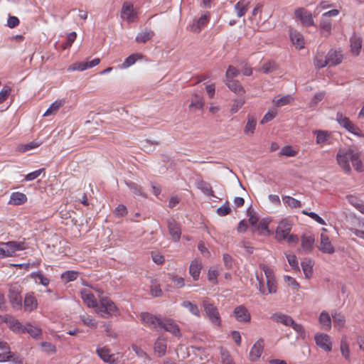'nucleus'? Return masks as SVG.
<instances>
[{"instance_id":"obj_11","label":"nucleus","mask_w":364,"mask_h":364,"mask_svg":"<svg viewBox=\"0 0 364 364\" xmlns=\"http://www.w3.org/2000/svg\"><path fill=\"white\" fill-rule=\"evenodd\" d=\"M292 228L291 221L284 218L279 221L275 231V237L277 240H283L290 233Z\"/></svg>"},{"instance_id":"obj_16","label":"nucleus","mask_w":364,"mask_h":364,"mask_svg":"<svg viewBox=\"0 0 364 364\" xmlns=\"http://www.w3.org/2000/svg\"><path fill=\"white\" fill-rule=\"evenodd\" d=\"M80 294L82 301L87 307L95 309L98 303L92 292L90 289H84L80 291Z\"/></svg>"},{"instance_id":"obj_40","label":"nucleus","mask_w":364,"mask_h":364,"mask_svg":"<svg viewBox=\"0 0 364 364\" xmlns=\"http://www.w3.org/2000/svg\"><path fill=\"white\" fill-rule=\"evenodd\" d=\"M28 333L33 338H38L42 333V330L36 326L27 323L24 326L23 333Z\"/></svg>"},{"instance_id":"obj_19","label":"nucleus","mask_w":364,"mask_h":364,"mask_svg":"<svg viewBox=\"0 0 364 364\" xmlns=\"http://www.w3.org/2000/svg\"><path fill=\"white\" fill-rule=\"evenodd\" d=\"M167 340L163 337L159 336L155 341L154 345V353L159 357H163L166 353Z\"/></svg>"},{"instance_id":"obj_58","label":"nucleus","mask_w":364,"mask_h":364,"mask_svg":"<svg viewBox=\"0 0 364 364\" xmlns=\"http://www.w3.org/2000/svg\"><path fill=\"white\" fill-rule=\"evenodd\" d=\"M245 100L244 98L235 99L230 108L231 114H235L245 105Z\"/></svg>"},{"instance_id":"obj_57","label":"nucleus","mask_w":364,"mask_h":364,"mask_svg":"<svg viewBox=\"0 0 364 364\" xmlns=\"http://www.w3.org/2000/svg\"><path fill=\"white\" fill-rule=\"evenodd\" d=\"M340 348H341V352L342 355L347 360H349L350 353V348H349L348 343L346 339L341 340Z\"/></svg>"},{"instance_id":"obj_9","label":"nucleus","mask_w":364,"mask_h":364,"mask_svg":"<svg viewBox=\"0 0 364 364\" xmlns=\"http://www.w3.org/2000/svg\"><path fill=\"white\" fill-rule=\"evenodd\" d=\"M336 121L338 123L348 130L349 132L356 135L360 136L361 131L358 127L354 124L348 117L343 115L342 113L338 112L336 114Z\"/></svg>"},{"instance_id":"obj_49","label":"nucleus","mask_w":364,"mask_h":364,"mask_svg":"<svg viewBox=\"0 0 364 364\" xmlns=\"http://www.w3.org/2000/svg\"><path fill=\"white\" fill-rule=\"evenodd\" d=\"M80 319L82 322V323L88 326L91 328H96L97 326V322L95 321L93 317L90 315H88L87 314H84L82 315H80Z\"/></svg>"},{"instance_id":"obj_46","label":"nucleus","mask_w":364,"mask_h":364,"mask_svg":"<svg viewBox=\"0 0 364 364\" xmlns=\"http://www.w3.org/2000/svg\"><path fill=\"white\" fill-rule=\"evenodd\" d=\"M142 58L143 55L140 53H134L130 55L124 60V61L122 64V68H128L129 67L134 64L137 60L141 59Z\"/></svg>"},{"instance_id":"obj_4","label":"nucleus","mask_w":364,"mask_h":364,"mask_svg":"<svg viewBox=\"0 0 364 364\" xmlns=\"http://www.w3.org/2000/svg\"><path fill=\"white\" fill-rule=\"evenodd\" d=\"M355 151L351 149H339L337 155L336 160L339 166L346 173H349L351 170L349 161L352 162V159L354 156Z\"/></svg>"},{"instance_id":"obj_17","label":"nucleus","mask_w":364,"mask_h":364,"mask_svg":"<svg viewBox=\"0 0 364 364\" xmlns=\"http://www.w3.org/2000/svg\"><path fill=\"white\" fill-rule=\"evenodd\" d=\"M168 229L174 242H178L181 239V229L180 225L177 223L173 219L168 221Z\"/></svg>"},{"instance_id":"obj_41","label":"nucleus","mask_w":364,"mask_h":364,"mask_svg":"<svg viewBox=\"0 0 364 364\" xmlns=\"http://www.w3.org/2000/svg\"><path fill=\"white\" fill-rule=\"evenodd\" d=\"M167 279L171 281L173 286L176 288H182L185 286V280L182 277H178L175 273H168Z\"/></svg>"},{"instance_id":"obj_33","label":"nucleus","mask_w":364,"mask_h":364,"mask_svg":"<svg viewBox=\"0 0 364 364\" xmlns=\"http://www.w3.org/2000/svg\"><path fill=\"white\" fill-rule=\"evenodd\" d=\"M319 27L321 33L324 36L328 37L331 35L332 30V23L331 20L321 17Z\"/></svg>"},{"instance_id":"obj_24","label":"nucleus","mask_w":364,"mask_h":364,"mask_svg":"<svg viewBox=\"0 0 364 364\" xmlns=\"http://www.w3.org/2000/svg\"><path fill=\"white\" fill-rule=\"evenodd\" d=\"M290 38L293 45L298 49L304 48L305 41L303 36L296 31H291Z\"/></svg>"},{"instance_id":"obj_8","label":"nucleus","mask_w":364,"mask_h":364,"mask_svg":"<svg viewBox=\"0 0 364 364\" xmlns=\"http://www.w3.org/2000/svg\"><path fill=\"white\" fill-rule=\"evenodd\" d=\"M121 18L128 23L134 22L138 18V12L130 2H124L121 9Z\"/></svg>"},{"instance_id":"obj_31","label":"nucleus","mask_w":364,"mask_h":364,"mask_svg":"<svg viewBox=\"0 0 364 364\" xmlns=\"http://www.w3.org/2000/svg\"><path fill=\"white\" fill-rule=\"evenodd\" d=\"M316 135V144L323 146L326 144H329L328 141L331 138V134L328 131L316 130L314 132Z\"/></svg>"},{"instance_id":"obj_37","label":"nucleus","mask_w":364,"mask_h":364,"mask_svg":"<svg viewBox=\"0 0 364 364\" xmlns=\"http://www.w3.org/2000/svg\"><path fill=\"white\" fill-rule=\"evenodd\" d=\"M42 140L36 139L31 142L18 145L17 147V150L18 151L24 153L38 147L41 144H42Z\"/></svg>"},{"instance_id":"obj_45","label":"nucleus","mask_w":364,"mask_h":364,"mask_svg":"<svg viewBox=\"0 0 364 364\" xmlns=\"http://www.w3.org/2000/svg\"><path fill=\"white\" fill-rule=\"evenodd\" d=\"M332 317L335 328L341 330L344 327L346 318L343 315H342L341 313H335L334 314H332Z\"/></svg>"},{"instance_id":"obj_12","label":"nucleus","mask_w":364,"mask_h":364,"mask_svg":"<svg viewBox=\"0 0 364 364\" xmlns=\"http://www.w3.org/2000/svg\"><path fill=\"white\" fill-rule=\"evenodd\" d=\"M318 248L323 253L331 255L335 252V248L330 241L329 237L323 232L320 235V242Z\"/></svg>"},{"instance_id":"obj_51","label":"nucleus","mask_w":364,"mask_h":364,"mask_svg":"<svg viewBox=\"0 0 364 364\" xmlns=\"http://www.w3.org/2000/svg\"><path fill=\"white\" fill-rule=\"evenodd\" d=\"M79 275V272L74 270H69L63 272L61 274V279L65 282H70L75 281Z\"/></svg>"},{"instance_id":"obj_42","label":"nucleus","mask_w":364,"mask_h":364,"mask_svg":"<svg viewBox=\"0 0 364 364\" xmlns=\"http://www.w3.org/2000/svg\"><path fill=\"white\" fill-rule=\"evenodd\" d=\"M269 221L267 219L262 220L256 226V230L259 232L260 235H269L270 231L269 230Z\"/></svg>"},{"instance_id":"obj_52","label":"nucleus","mask_w":364,"mask_h":364,"mask_svg":"<svg viewBox=\"0 0 364 364\" xmlns=\"http://www.w3.org/2000/svg\"><path fill=\"white\" fill-rule=\"evenodd\" d=\"M314 65L318 68H322L326 65H329L328 55L324 56L320 54L316 55L314 58Z\"/></svg>"},{"instance_id":"obj_26","label":"nucleus","mask_w":364,"mask_h":364,"mask_svg":"<svg viewBox=\"0 0 364 364\" xmlns=\"http://www.w3.org/2000/svg\"><path fill=\"white\" fill-rule=\"evenodd\" d=\"M202 269V263L198 259L192 261L189 267V273L193 280L196 281L199 279L200 270Z\"/></svg>"},{"instance_id":"obj_15","label":"nucleus","mask_w":364,"mask_h":364,"mask_svg":"<svg viewBox=\"0 0 364 364\" xmlns=\"http://www.w3.org/2000/svg\"><path fill=\"white\" fill-rule=\"evenodd\" d=\"M160 329H164L177 337L181 336L179 326L171 318H164Z\"/></svg>"},{"instance_id":"obj_34","label":"nucleus","mask_w":364,"mask_h":364,"mask_svg":"<svg viewBox=\"0 0 364 364\" xmlns=\"http://www.w3.org/2000/svg\"><path fill=\"white\" fill-rule=\"evenodd\" d=\"M319 323L323 330H330L331 328V318L326 311H322L318 318Z\"/></svg>"},{"instance_id":"obj_39","label":"nucleus","mask_w":364,"mask_h":364,"mask_svg":"<svg viewBox=\"0 0 364 364\" xmlns=\"http://www.w3.org/2000/svg\"><path fill=\"white\" fill-rule=\"evenodd\" d=\"M126 185L129 188V189L135 196H141L145 198H147V195L144 192L141 186L132 181L126 182Z\"/></svg>"},{"instance_id":"obj_50","label":"nucleus","mask_w":364,"mask_h":364,"mask_svg":"<svg viewBox=\"0 0 364 364\" xmlns=\"http://www.w3.org/2000/svg\"><path fill=\"white\" fill-rule=\"evenodd\" d=\"M203 105H204L203 98L200 95H199L198 94H195L193 96V99L189 105V107L194 108L196 109H200L203 108Z\"/></svg>"},{"instance_id":"obj_22","label":"nucleus","mask_w":364,"mask_h":364,"mask_svg":"<svg viewBox=\"0 0 364 364\" xmlns=\"http://www.w3.org/2000/svg\"><path fill=\"white\" fill-rule=\"evenodd\" d=\"M350 52L354 55H358L362 48V38L356 34H353L350 39Z\"/></svg>"},{"instance_id":"obj_36","label":"nucleus","mask_w":364,"mask_h":364,"mask_svg":"<svg viewBox=\"0 0 364 364\" xmlns=\"http://www.w3.org/2000/svg\"><path fill=\"white\" fill-rule=\"evenodd\" d=\"M196 186L204 194L208 196H214V192L212 189L210 184L203 180H199L196 183Z\"/></svg>"},{"instance_id":"obj_62","label":"nucleus","mask_w":364,"mask_h":364,"mask_svg":"<svg viewBox=\"0 0 364 364\" xmlns=\"http://www.w3.org/2000/svg\"><path fill=\"white\" fill-rule=\"evenodd\" d=\"M298 151L294 150L291 146H286L282 148L279 155L285 156H295L297 154Z\"/></svg>"},{"instance_id":"obj_53","label":"nucleus","mask_w":364,"mask_h":364,"mask_svg":"<svg viewBox=\"0 0 364 364\" xmlns=\"http://www.w3.org/2000/svg\"><path fill=\"white\" fill-rule=\"evenodd\" d=\"M65 104V101L63 100H58L54 102L48 109H47V116L50 114H56L60 108Z\"/></svg>"},{"instance_id":"obj_20","label":"nucleus","mask_w":364,"mask_h":364,"mask_svg":"<svg viewBox=\"0 0 364 364\" xmlns=\"http://www.w3.org/2000/svg\"><path fill=\"white\" fill-rule=\"evenodd\" d=\"M264 346V341L259 338L252 347L250 352V357L252 360H257L262 355Z\"/></svg>"},{"instance_id":"obj_38","label":"nucleus","mask_w":364,"mask_h":364,"mask_svg":"<svg viewBox=\"0 0 364 364\" xmlns=\"http://www.w3.org/2000/svg\"><path fill=\"white\" fill-rule=\"evenodd\" d=\"M250 2L246 0H240L235 5V10L237 16L240 18L243 16L248 10Z\"/></svg>"},{"instance_id":"obj_43","label":"nucleus","mask_w":364,"mask_h":364,"mask_svg":"<svg viewBox=\"0 0 364 364\" xmlns=\"http://www.w3.org/2000/svg\"><path fill=\"white\" fill-rule=\"evenodd\" d=\"M301 264L305 277L310 278L313 274V261L311 259H304L301 262Z\"/></svg>"},{"instance_id":"obj_18","label":"nucleus","mask_w":364,"mask_h":364,"mask_svg":"<svg viewBox=\"0 0 364 364\" xmlns=\"http://www.w3.org/2000/svg\"><path fill=\"white\" fill-rule=\"evenodd\" d=\"M233 313L239 322H249L251 319L250 314L247 308L242 305L237 306Z\"/></svg>"},{"instance_id":"obj_44","label":"nucleus","mask_w":364,"mask_h":364,"mask_svg":"<svg viewBox=\"0 0 364 364\" xmlns=\"http://www.w3.org/2000/svg\"><path fill=\"white\" fill-rule=\"evenodd\" d=\"M282 200L287 207L297 208L301 206V203L300 200L289 196H282Z\"/></svg>"},{"instance_id":"obj_5","label":"nucleus","mask_w":364,"mask_h":364,"mask_svg":"<svg viewBox=\"0 0 364 364\" xmlns=\"http://www.w3.org/2000/svg\"><path fill=\"white\" fill-rule=\"evenodd\" d=\"M23 243L16 241H10L8 242H0V257L5 258L15 255L16 252L23 250Z\"/></svg>"},{"instance_id":"obj_1","label":"nucleus","mask_w":364,"mask_h":364,"mask_svg":"<svg viewBox=\"0 0 364 364\" xmlns=\"http://www.w3.org/2000/svg\"><path fill=\"white\" fill-rule=\"evenodd\" d=\"M259 267L264 272L267 279L266 288L262 277H259V275H257L259 291L264 295L276 293L277 290V286L273 269L264 264H261Z\"/></svg>"},{"instance_id":"obj_13","label":"nucleus","mask_w":364,"mask_h":364,"mask_svg":"<svg viewBox=\"0 0 364 364\" xmlns=\"http://www.w3.org/2000/svg\"><path fill=\"white\" fill-rule=\"evenodd\" d=\"M316 345L324 350L329 352L332 349V342L329 336L325 333H316L314 337Z\"/></svg>"},{"instance_id":"obj_14","label":"nucleus","mask_w":364,"mask_h":364,"mask_svg":"<svg viewBox=\"0 0 364 364\" xmlns=\"http://www.w3.org/2000/svg\"><path fill=\"white\" fill-rule=\"evenodd\" d=\"M100 63V60L98 58H96L90 61H85V62H76L71 65L68 68V71H74V70H79V71H83L88 68H93L96 65H97Z\"/></svg>"},{"instance_id":"obj_3","label":"nucleus","mask_w":364,"mask_h":364,"mask_svg":"<svg viewBox=\"0 0 364 364\" xmlns=\"http://www.w3.org/2000/svg\"><path fill=\"white\" fill-rule=\"evenodd\" d=\"M204 311L213 325L219 327L221 325V318L218 308L208 298L202 301Z\"/></svg>"},{"instance_id":"obj_30","label":"nucleus","mask_w":364,"mask_h":364,"mask_svg":"<svg viewBox=\"0 0 364 364\" xmlns=\"http://www.w3.org/2000/svg\"><path fill=\"white\" fill-rule=\"evenodd\" d=\"M37 300L33 293H28L24 299L23 306L26 311H31L37 307Z\"/></svg>"},{"instance_id":"obj_27","label":"nucleus","mask_w":364,"mask_h":364,"mask_svg":"<svg viewBox=\"0 0 364 364\" xmlns=\"http://www.w3.org/2000/svg\"><path fill=\"white\" fill-rule=\"evenodd\" d=\"M225 84L231 91L238 95H242L245 93V90L237 80H228L225 81Z\"/></svg>"},{"instance_id":"obj_25","label":"nucleus","mask_w":364,"mask_h":364,"mask_svg":"<svg viewBox=\"0 0 364 364\" xmlns=\"http://www.w3.org/2000/svg\"><path fill=\"white\" fill-rule=\"evenodd\" d=\"M27 201V196L26 194L21 192H14L11 194L9 205H21Z\"/></svg>"},{"instance_id":"obj_2","label":"nucleus","mask_w":364,"mask_h":364,"mask_svg":"<svg viewBox=\"0 0 364 364\" xmlns=\"http://www.w3.org/2000/svg\"><path fill=\"white\" fill-rule=\"evenodd\" d=\"M95 312L102 318H109L120 314L119 309L115 303L107 296L100 298V303L95 308Z\"/></svg>"},{"instance_id":"obj_59","label":"nucleus","mask_w":364,"mask_h":364,"mask_svg":"<svg viewBox=\"0 0 364 364\" xmlns=\"http://www.w3.org/2000/svg\"><path fill=\"white\" fill-rule=\"evenodd\" d=\"M239 70L235 67L230 65L225 73V81L228 80H233V77L239 75Z\"/></svg>"},{"instance_id":"obj_35","label":"nucleus","mask_w":364,"mask_h":364,"mask_svg":"<svg viewBox=\"0 0 364 364\" xmlns=\"http://www.w3.org/2000/svg\"><path fill=\"white\" fill-rule=\"evenodd\" d=\"M97 353L105 362L112 363L114 360V354H112L110 350L105 347L97 348Z\"/></svg>"},{"instance_id":"obj_21","label":"nucleus","mask_w":364,"mask_h":364,"mask_svg":"<svg viewBox=\"0 0 364 364\" xmlns=\"http://www.w3.org/2000/svg\"><path fill=\"white\" fill-rule=\"evenodd\" d=\"M301 248L304 252L307 253L312 252L315 242V238L312 234L303 235L301 238Z\"/></svg>"},{"instance_id":"obj_61","label":"nucleus","mask_w":364,"mask_h":364,"mask_svg":"<svg viewBox=\"0 0 364 364\" xmlns=\"http://www.w3.org/2000/svg\"><path fill=\"white\" fill-rule=\"evenodd\" d=\"M277 115V111L276 109H271L264 114V116L260 121V123L262 124H266L272 120L274 118H275Z\"/></svg>"},{"instance_id":"obj_28","label":"nucleus","mask_w":364,"mask_h":364,"mask_svg":"<svg viewBox=\"0 0 364 364\" xmlns=\"http://www.w3.org/2000/svg\"><path fill=\"white\" fill-rule=\"evenodd\" d=\"M329 66L338 65L342 62L343 55L341 51L331 50L328 54Z\"/></svg>"},{"instance_id":"obj_7","label":"nucleus","mask_w":364,"mask_h":364,"mask_svg":"<svg viewBox=\"0 0 364 364\" xmlns=\"http://www.w3.org/2000/svg\"><path fill=\"white\" fill-rule=\"evenodd\" d=\"M142 322L149 328L159 330L161 328L164 318L153 315L148 312L141 313L140 315Z\"/></svg>"},{"instance_id":"obj_64","label":"nucleus","mask_w":364,"mask_h":364,"mask_svg":"<svg viewBox=\"0 0 364 364\" xmlns=\"http://www.w3.org/2000/svg\"><path fill=\"white\" fill-rule=\"evenodd\" d=\"M289 265L294 269H299V264L296 257L292 254L286 255Z\"/></svg>"},{"instance_id":"obj_32","label":"nucleus","mask_w":364,"mask_h":364,"mask_svg":"<svg viewBox=\"0 0 364 364\" xmlns=\"http://www.w3.org/2000/svg\"><path fill=\"white\" fill-rule=\"evenodd\" d=\"M210 20V14L203 15L197 21L196 24L192 26V31L195 33H199L201 29L205 27Z\"/></svg>"},{"instance_id":"obj_10","label":"nucleus","mask_w":364,"mask_h":364,"mask_svg":"<svg viewBox=\"0 0 364 364\" xmlns=\"http://www.w3.org/2000/svg\"><path fill=\"white\" fill-rule=\"evenodd\" d=\"M21 288L15 284L11 285L9 291V301L14 309H18L22 306V298L21 296Z\"/></svg>"},{"instance_id":"obj_48","label":"nucleus","mask_w":364,"mask_h":364,"mask_svg":"<svg viewBox=\"0 0 364 364\" xmlns=\"http://www.w3.org/2000/svg\"><path fill=\"white\" fill-rule=\"evenodd\" d=\"M154 36V32L151 30L139 33L136 36V41L138 43H145Z\"/></svg>"},{"instance_id":"obj_23","label":"nucleus","mask_w":364,"mask_h":364,"mask_svg":"<svg viewBox=\"0 0 364 364\" xmlns=\"http://www.w3.org/2000/svg\"><path fill=\"white\" fill-rule=\"evenodd\" d=\"M257 126V120L252 115H247V122L244 127V134L247 136H252L255 134V131Z\"/></svg>"},{"instance_id":"obj_6","label":"nucleus","mask_w":364,"mask_h":364,"mask_svg":"<svg viewBox=\"0 0 364 364\" xmlns=\"http://www.w3.org/2000/svg\"><path fill=\"white\" fill-rule=\"evenodd\" d=\"M294 16L304 26L309 27L314 26V21L311 12L305 8L299 7L295 9Z\"/></svg>"},{"instance_id":"obj_63","label":"nucleus","mask_w":364,"mask_h":364,"mask_svg":"<svg viewBox=\"0 0 364 364\" xmlns=\"http://www.w3.org/2000/svg\"><path fill=\"white\" fill-rule=\"evenodd\" d=\"M132 349L138 357L150 360L149 355L137 345L133 344Z\"/></svg>"},{"instance_id":"obj_29","label":"nucleus","mask_w":364,"mask_h":364,"mask_svg":"<svg viewBox=\"0 0 364 364\" xmlns=\"http://www.w3.org/2000/svg\"><path fill=\"white\" fill-rule=\"evenodd\" d=\"M271 318L272 321L277 323H281L287 326L292 325L294 321L290 316L283 314H274L272 316Z\"/></svg>"},{"instance_id":"obj_56","label":"nucleus","mask_w":364,"mask_h":364,"mask_svg":"<svg viewBox=\"0 0 364 364\" xmlns=\"http://www.w3.org/2000/svg\"><path fill=\"white\" fill-rule=\"evenodd\" d=\"M292 100L293 97L291 95H287L277 100L274 99L272 100V103L277 107H282L286 105H289Z\"/></svg>"},{"instance_id":"obj_60","label":"nucleus","mask_w":364,"mask_h":364,"mask_svg":"<svg viewBox=\"0 0 364 364\" xmlns=\"http://www.w3.org/2000/svg\"><path fill=\"white\" fill-rule=\"evenodd\" d=\"M302 214L305 215H308L309 217H310L311 219L314 220L315 221H316L318 223L321 224V225H326V222L324 221V220L323 218H321L318 214H316V213L314 212H309L307 210H303L301 211Z\"/></svg>"},{"instance_id":"obj_54","label":"nucleus","mask_w":364,"mask_h":364,"mask_svg":"<svg viewBox=\"0 0 364 364\" xmlns=\"http://www.w3.org/2000/svg\"><path fill=\"white\" fill-rule=\"evenodd\" d=\"M77 38V33L75 32H71L68 34L66 41L65 42H62L60 47L63 50L68 49L71 47L73 42L75 41Z\"/></svg>"},{"instance_id":"obj_47","label":"nucleus","mask_w":364,"mask_h":364,"mask_svg":"<svg viewBox=\"0 0 364 364\" xmlns=\"http://www.w3.org/2000/svg\"><path fill=\"white\" fill-rule=\"evenodd\" d=\"M181 306L186 309H188V311L194 316L197 317H200V311L198 306L189 301H183L181 304Z\"/></svg>"},{"instance_id":"obj_55","label":"nucleus","mask_w":364,"mask_h":364,"mask_svg":"<svg viewBox=\"0 0 364 364\" xmlns=\"http://www.w3.org/2000/svg\"><path fill=\"white\" fill-rule=\"evenodd\" d=\"M355 157L353 156L352 159V164L353 166L357 171L362 172L364 171V166L360 159V154L358 152H354Z\"/></svg>"}]
</instances>
